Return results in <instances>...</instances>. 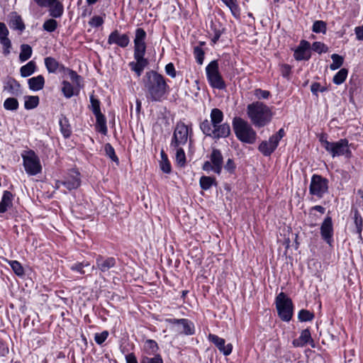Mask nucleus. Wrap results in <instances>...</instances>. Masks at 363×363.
Masks as SVG:
<instances>
[{
    "instance_id": "obj_1",
    "label": "nucleus",
    "mask_w": 363,
    "mask_h": 363,
    "mask_svg": "<svg viewBox=\"0 0 363 363\" xmlns=\"http://www.w3.org/2000/svg\"><path fill=\"white\" fill-rule=\"evenodd\" d=\"M143 89L147 100L160 102L166 99L169 91V86L165 77L155 70L145 72L143 78Z\"/></svg>"
},
{
    "instance_id": "obj_2",
    "label": "nucleus",
    "mask_w": 363,
    "mask_h": 363,
    "mask_svg": "<svg viewBox=\"0 0 363 363\" xmlns=\"http://www.w3.org/2000/svg\"><path fill=\"white\" fill-rule=\"evenodd\" d=\"M147 33L142 28H138L135 32L134 43V59L135 61L129 62L128 66L133 71L137 77H140L144 69L148 65V60L145 57L146 52Z\"/></svg>"
},
{
    "instance_id": "obj_3",
    "label": "nucleus",
    "mask_w": 363,
    "mask_h": 363,
    "mask_svg": "<svg viewBox=\"0 0 363 363\" xmlns=\"http://www.w3.org/2000/svg\"><path fill=\"white\" fill-rule=\"evenodd\" d=\"M247 115L252 124L259 128L269 124L273 117L272 108L259 101L247 106Z\"/></svg>"
},
{
    "instance_id": "obj_4",
    "label": "nucleus",
    "mask_w": 363,
    "mask_h": 363,
    "mask_svg": "<svg viewBox=\"0 0 363 363\" xmlns=\"http://www.w3.org/2000/svg\"><path fill=\"white\" fill-rule=\"evenodd\" d=\"M319 141L321 146L333 157L345 156L351 157L352 152L349 148V142L347 139H340L337 142H329L326 133L320 134Z\"/></svg>"
},
{
    "instance_id": "obj_5",
    "label": "nucleus",
    "mask_w": 363,
    "mask_h": 363,
    "mask_svg": "<svg viewBox=\"0 0 363 363\" xmlns=\"http://www.w3.org/2000/svg\"><path fill=\"white\" fill-rule=\"evenodd\" d=\"M233 128L237 138L247 144H253L257 140V133L252 125L240 117L233 120Z\"/></svg>"
},
{
    "instance_id": "obj_6",
    "label": "nucleus",
    "mask_w": 363,
    "mask_h": 363,
    "mask_svg": "<svg viewBox=\"0 0 363 363\" xmlns=\"http://www.w3.org/2000/svg\"><path fill=\"white\" fill-rule=\"evenodd\" d=\"M200 129L206 136L216 140L226 138L230 135V126L228 123L211 126L209 121L205 119L200 123Z\"/></svg>"
},
{
    "instance_id": "obj_7",
    "label": "nucleus",
    "mask_w": 363,
    "mask_h": 363,
    "mask_svg": "<svg viewBox=\"0 0 363 363\" xmlns=\"http://www.w3.org/2000/svg\"><path fill=\"white\" fill-rule=\"evenodd\" d=\"M21 157L25 171L28 175H37L42 172L40 158L33 150H24L21 153Z\"/></svg>"
},
{
    "instance_id": "obj_8",
    "label": "nucleus",
    "mask_w": 363,
    "mask_h": 363,
    "mask_svg": "<svg viewBox=\"0 0 363 363\" xmlns=\"http://www.w3.org/2000/svg\"><path fill=\"white\" fill-rule=\"evenodd\" d=\"M276 308L279 318L289 322L293 315L294 306L292 301L284 292L279 293L275 299Z\"/></svg>"
},
{
    "instance_id": "obj_9",
    "label": "nucleus",
    "mask_w": 363,
    "mask_h": 363,
    "mask_svg": "<svg viewBox=\"0 0 363 363\" xmlns=\"http://www.w3.org/2000/svg\"><path fill=\"white\" fill-rule=\"evenodd\" d=\"M206 78L209 85L219 90L225 89L226 84L220 72L217 60L211 61L206 67Z\"/></svg>"
},
{
    "instance_id": "obj_10",
    "label": "nucleus",
    "mask_w": 363,
    "mask_h": 363,
    "mask_svg": "<svg viewBox=\"0 0 363 363\" xmlns=\"http://www.w3.org/2000/svg\"><path fill=\"white\" fill-rule=\"evenodd\" d=\"M329 181L328 179L319 174H313L311 177L309 186V194L318 199L328 193Z\"/></svg>"
},
{
    "instance_id": "obj_11",
    "label": "nucleus",
    "mask_w": 363,
    "mask_h": 363,
    "mask_svg": "<svg viewBox=\"0 0 363 363\" xmlns=\"http://www.w3.org/2000/svg\"><path fill=\"white\" fill-rule=\"evenodd\" d=\"M209 159V161L204 162L202 169L207 172H213L217 174H220L223 164V157L221 151L217 148H212Z\"/></svg>"
},
{
    "instance_id": "obj_12",
    "label": "nucleus",
    "mask_w": 363,
    "mask_h": 363,
    "mask_svg": "<svg viewBox=\"0 0 363 363\" xmlns=\"http://www.w3.org/2000/svg\"><path fill=\"white\" fill-rule=\"evenodd\" d=\"M285 133L283 128L272 135L269 140H263L258 146V150L265 157L270 156L277 149L279 141L284 136Z\"/></svg>"
},
{
    "instance_id": "obj_13",
    "label": "nucleus",
    "mask_w": 363,
    "mask_h": 363,
    "mask_svg": "<svg viewBox=\"0 0 363 363\" xmlns=\"http://www.w3.org/2000/svg\"><path fill=\"white\" fill-rule=\"evenodd\" d=\"M188 136V126L182 121L178 122L173 133L170 147H178L184 145L187 143Z\"/></svg>"
},
{
    "instance_id": "obj_14",
    "label": "nucleus",
    "mask_w": 363,
    "mask_h": 363,
    "mask_svg": "<svg viewBox=\"0 0 363 363\" xmlns=\"http://www.w3.org/2000/svg\"><path fill=\"white\" fill-rule=\"evenodd\" d=\"M320 235L323 240L330 246L333 242V225L332 218L327 216L320 226Z\"/></svg>"
},
{
    "instance_id": "obj_15",
    "label": "nucleus",
    "mask_w": 363,
    "mask_h": 363,
    "mask_svg": "<svg viewBox=\"0 0 363 363\" xmlns=\"http://www.w3.org/2000/svg\"><path fill=\"white\" fill-rule=\"evenodd\" d=\"M108 45H117L121 48H126L130 43V38L126 33L121 34L118 30L110 33L107 41Z\"/></svg>"
},
{
    "instance_id": "obj_16",
    "label": "nucleus",
    "mask_w": 363,
    "mask_h": 363,
    "mask_svg": "<svg viewBox=\"0 0 363 363\" xmlns=\"http://www.w3.org/2000/svg\"><path fill=\"white\" fill-rule=\"evenodd\" d=\"M292 345L295 347H303L309 345L312 348L315 347V343L311 337V331L308 328L303 330L298 338L292 341Z\"/></svg>"
},
{
    "instance_id": "obj_17",
    "label": "nucleus",
    "mask_w": 363,
    "mask_h": 363,
    "mask_svg": "<svg viewBox=\"0 0 363 363\" xmlns=\"http://www.w3.org/2000/svg\"><path fill=\"white\" fill-rule=\"evenodd\" d=\"M208 338L210 342L216 346L218 350L223 353V355L228 356L231 354L233 350L232 344L229 343L225 345V340L223 338L214 334H209Z\"/></svg>"
},
{
    "instance_id": "obj_18",
    "label": "nucleus",
    "mask_w": 363,
    "mask_h": 363,
    "mask_svg": "<svg viewBox=\"0 0 363 363\" xmlns=\"http://www.w3.org/2000/svg\"><path fill=\"white\" fill-rule=\"evenodd\" d=\"M9 34V29L4 23L0 22V43L3 47V54L8 56L11 53L12 44L11 40L8 38Z\"/></svg>"
},
{
    "instance_id": "obj_19",
    "label": "nucleus",
    "mask_w": 363,
    "mask_h": 363,
    "mask_svg": "<svg viewBox=\"0 0 363 363\" xmlns=\"http://www.w3.org/2000/svg\"><path fill=\"white\" fill-rule=\"evenodd\" d=\"M64 186L69 190L77 189L81 185L80 173L75 169H71L66 176Z\"/></svg>"
},
{
    "instance_id": "obj_20",
    "label": "nucleus",
    "mask_w": 363,
    "mask_h": 363,
    "mask_svg": "<svg viewBox=\"0 0 363 363\" xmlns=\"http://www.w3.org/2000/svg\"><path fill=\"white\" fill-rule=\"evenodd\" d=\"M310 48V43L305 40H302L294 51V58L298 61L309 60L311 57Z\"/></svg>"
},
{
    "instance_id": "obj_21",
    "label": "nucleus",
    "mask_w": 363,
    "mask_h": 363,
    "mask_svg": "<svg viewBox=\"0 0 363 363\" xmlns=\"http://www.w3.org/2000/svg\"><path fill=\"white\" fill-rule=\"evenodd\" d=\"M96 268L100 270L102 273H106L116 264V260L114 257H104L99 255L96 259Z\"/></svg>"
},
{
    "instance_id": "obj_22",
    "label": "nucleus",
    "mask_w": 363,
    "mask_h": 363,
    "mask_svg": "<svg viewBox=\"0 0 363 363\" xmlns=\"http://www.w3.org/2000/svg\"><path fill=\"white\" fill-rule=\"evenodd\" d=\"M49 7V14L52 18H60L64 12V6L58 0H51Z\"/></svg>"
},
{
    "instance_id": "obj_23",
    "label": "nucleus",
    "mask_w": 363,
    "mask_h": 363,
    "mask_svg": "<svg viewBox=\"0 0 363 363\" xmlns=\"http://www.w3.org/2000/svg\"><path fill=\"white\" fill-rule=\"evenodd\" d=\"M13 195L9 191H4L0 201V213H4L12 206Z\"/></svg>"
},
{
    "instance_id": "obj_24",
    "label": "nucleus",
    "mask_w": 363,
    "mask_h": 363,
    "mask_svg": "<svg viewBox=\"0 0 363 363\" xmlns=\"http://www.w3.org/2000/svg\"><path fill=\"white\" fill-rule=\"evenodd\" d=\"M177 331L179 334L185 335H192L195 333V327L194 323L186 318H184L181 323V327L177 328Z\"/></svg>"
},
{
    "instance_id": "obj_25",
    "label": "nucleus",
    "mask_w": 363,
    "mask_h": 363,
    "mask_svg": "<svg viewBox=\"0 0 363 363\" xmlns=\"http://www.w3.org/2000/svg\"><path fill=\"white\" fill-rule=\"evenodd\" d=\"M21 84L14 78L9 77L4 89L12 95H18L21 93Z\"/></svg>"
},
{
    "instance_id": "obj_26",
    "label": "nucleus",
    "mask_w": 363,
    "mask_h": 363,
    "mask_svg": "<svg viewBox=\"0 0 363 363\" xmlns=\"http://www.w3.org/2000/svg\"><path fill=\"white\" fill-rule=\"evenodd\" d=\"M29 89L32 91H37L43 89L45 85L44 77L41 74L33 77L28 80Z\"/></svg>"
},
{
    "instance_id": "obj_27",
    "label": "nucleus",
    "mask_w": 363,
    "mask_h": 363,
    "mask_svg": "<svg viewBox=\"0 0 363 363\" xmlns=\"http://www.w3.org/2000/svg\"><path fill=\"white\" fill-rule=\"evenodd\" d=\"M59 124L60 127V132L64 136V138H69L72 135V128L68 118L65 116H62L60 118Z\"/></svg>"
},
{
    "instance_id": "obj_28",
    "label": "nucleus",
    "mask_w": 363,
    "mask_h": 363,
    "mask_svg": "<svg viewBox=\"0 0 363 363\" xmlns=\"http://www.w3.org/2000/svg\"><path fill=\"white\" fill-rule=\"evenodd\" d=\"M210 118L211 121L209 122L211 126L216 125L217 124L221 123L223 121L224 115L219 108H215L211 110Z\"/></svg>"
},
{
    "instance_id": "obj_29",
    "label": "nucleus",
    "mask_w": 363,
    "mask_h": 363,
    "mask_svg": "<svg viewBox=\"0 0 363 363\" xmlns=\"http://www.w3.org/2000/svg\"><path fill=\"white\" fill-rule=\"evenodd\" d=\"M96 117V125L98 130L102 134L106 135L107 133V125L106 119L102 113L95 114Z\"/></svg>"
},
{
    "instance_id": "obj_30",
    "label": "nucleus",
    "mask_w": 363,
    "mask_h": 363,
    "mask_svg": "<svg viewBox=\"0 0 363 363\" xmlns=\"http://www.w3.org/2000/svg\"><path fill=\"white\" fill-rule=\"evenodd\" d=\"M35 69L36 64L34 61L31 60L21 67L20 73L22 77H27L33 74Z\"/></svg>"
},
{
    "instance_id": "obj_31",
    "label": "nucleus",
    "mask_w": 363,
    "mask_h": 363,
    "mask_svg": "<svg viewBox=\"0 0 363 363\" xmlns=\"http://www.w3.org/2000/svg\"><path fill=\"white\" fill-rule=\"evenodd\" d=\"M230 10L232 15L235 18H239L240 16V9L238 4L237 0H221Z\"/></svg>"
},
{
    "instance_id": "obj_32",
    "label": "nucleus",
    "mask_w": 363,
    "mask_h": 363,
    "mask_svg": "<svg viewBox=\"0 0 363 363\" xmlns=\"http://www.w3.org/2000/svg\"><path fill=\"white\" fill-rule=\"evenodd\" d=\"M45 67L49 73H55L59 68V62L54 57H47L44 60Z\"/></svg>"
},
{
    "instance_id": "obj_33",
    "label": "nucleus",
    "mask_w": 363,
    "mask_h": 363,
    "mask_svg": "<svg viewBox=\"0 0 363 363\" xmlns=\"http://www.w3.org/2000/svg\"><path fill=\"white\" fill-rule=\"evenodd\" d=\"M353 218H354V223L356 226L357 233L359 235V239L362 240V229H363V220H362V216L357 209H355L354 211Z\"/></svg>"
},
{
    "instance_id": "obj_34",
    "label": "nucleus",
    "mask_w": 363,
    "mask_h": 363,
    "mask_svg": "<svg viewBox=\"0 0 363 363\" xmlns=\"http://www.w3.org/2000/svg\"><path fill=\"white\" fill-rule=\"evenodd\" d=\"M200 186L201 188L203 190L209 189L213 185H216V180L214 177H208V176H202L200 178Z\"/></svg>"
},
{
    "instance_id": "obj_35",
    "label": "nucleus",
    "mask_w": 363,
    "mask_h": 363,
    "mask_svg": "<svg viewBox=\"0 0 363 363\" xmlns=\"http://www.w3.org/2000/svg\"><path fill=\"white\" fill-rule=\"evenodd\" d=\"M33 50L32 48L27 44H22L21 45V52L19 55V60L21 62L28 60L32 55Z\"/></svg>"
},
{
    "instance_id": "obj_36",
    "label": "nucleus",
    "mask_w": 363,
    "mask_h": 363,
    "mask_svg": "<svg viewBox=\"0 0 363 363\" xmlns=\"http://www.w3.org/2000/svg\"><path fill=\"white\" fill-rule=\"evenodd\" d=\"M39 101L38 96H27L25 97L24 107L27 110L33 109L38 106Z\"/></svg>"
},
{
    "instance_id": "obj_37",
    "label": "nucleus",
    "mask_w": 363,
    "mask_h": 363,
    "mask_svg": "<svg viewBox=\"0 0 363 363\" xmlns=\"http://www.w3.org/2000/svg\"><path fill=\"white\" fill-rule=\"evenodd\" d=\"M145 352L151 355L155 354L159 350V347L156 341L153 340H147L144 345Z\"/></svg>"
},
{
    "instance_id": "obj_38",
    "label": "nucleus",
    "mask_w": 363,
    "mask_h": 363,
    "mask_svg": "<svg viewBox=\"0 0 363 363\" xmlns=\"http://www.w3.org/2000/svg\"><path fill=\"white\" fill-rule=\"evenodd\" d=\"M348 70L345 68H342L339 70L335 75L333 77V82L335 84L340 85L342 84L347 76Z\"/></svg>"
},
{
    "instance_id": "obj_39",
    "label": "nucleus",
    "mask_w": 363,
    "mask_h": 363,
    "mask_svg": "<svg viewBox=\"0 0 363 363\" xmlns=\"http://www.w3.org/2000/svg\"><path fill=\"white\" fill-rule=\"evenodd\" d=\"M176 150V161L179 166L184 167L186 164V155L184 150L180 146L178 147H172Z\"/></svg>"
},
{
    "instance_id": "obj_40",
    "label": "nucleus",
    "mask_w": 363,
    "mask_h": 363,
    "mask_svg": "<svg viewBox=\"0 0 363 363\" xmlns=\"http://www.w3.org/2000/svg\"><path fill=\"white\" fill-rule=\"evenodd\" d=\"M10 26L15 30L23 31L25 29L24 23L20 16L16 15L10 21Z\"/></svg>"
},
{
    "instance_id": "obj_41",
    "label": "nucleus",
    "mask_w": 363,
    "mask_h": 363,
    "mask_svg": "<svg viewBox=\"0 0 363 363\" xmlns=\"http://www.w3.org/2000/svg\"><path fill=\"white\" fill-rule=\"evenodd\" d=\"M62 85V92L65 98L70 99L74 96V87L69 82L65 80Z\"/></svg>"
},
{
    "instance_id": "obj_42",
    "label": "nucleus",
    "mask_w": 363,
    "mask_h": 363,
    "mask_svg": "<svg viewBox=\"0 0 363 363\" xmlns=\"http://www.w3.org/2000/svg\"><path fill=\"white\" fill-rule=\"evenodd\" d=\"M9 264L11 267L13 272L18 277H22L24 275L25 272L21 264L16 260H11L9 261Z\"/></svg>"
},
{
    "instance_id": "obj_43",
    "label": "nucleus",
    "mask_w": 363,
    "mask_h": 363,
    "mask_svg": "<svg viewBox=\"0 0 363 363\" xmlns=\"http://www.w3.org/2000/svg\"><path fill=\"white\" fill-rule=\"evenodd\" d=\"M18 101L16 99L10 97L6 99L4 102V107L8 111H16L18 108Z\"/></svg>"
},
{
    "instance_id": "obj_44",
    "label": "nucleus",
    "mask_w": 363,
    "mask_h": 363,
    "mask_svg": "<svg viewBox=\"0 0 363 363\" xmlns=\"http://www.w3.org/2000/svg\"><path fill=\"white\" fill-rule=\"evenodd\" d=\"M331 59L333 60V63L330 65L331 70H336L339 69L344 62L343 57L338 54H333L331 55Z\"/></svg>"
},
{
    "instance_id": "obj_45",
    "label": "nucleus",
    "mask_w": 363,
    "mask_h": 363,
    "mask_svg": "<svg viewBox=\"0 0 363 363\" xmlns=\"http://www.w3.org/2000/svg\"><path fill=\"white\" fill-rule=\"evenodd\" d=\"M312 30L315 33L325 34L327 30V24L323 21H315L313 24Z\"/></svg>"
},
{
    "instance_id": "obj_46",
    "label": "nucleus",
    "mask_w": 363,
    "mask_h": 363,
    "mask_svg": "<svg viewBox=\"0 0 363 363\" xmlns=\"http://www.w3.org/2000/svg\"><path fill=\"white\" fill-rule=\"evenodd\" d=\"M89 266V262H76L70 266V269L74 272H77L80 274L83 275L85 274L84 268Z\"/></svg>"
},
{
    "instance_id": "obj_47",
    "label": "nucleus",
    "mask_w": 363,
    "mask_h": 363,
    "mask_svg": "<svg viewBox=\"0 0 363 363\" xmlns=\"http://www.w3.org/2000/svg\"><path fill=\"white\" fill-rule=\"evenodd\" d=\"M313 318V313L308 310L302 309L298 312V318L301 322L311 321Z\"/></svg>"
},
{
    "instance_id": "obj_48",
    "label": "nucleus",
    "mask_w": 363,
    "mask_h": 363,
    "mask_svg": "<svg viewBox=\"0 0 363 363\" xmlns=\"http://www.w3.org/2000/svg\"><path fill=\"white\" fill-rule=\"evenodd\" d=\"M43 28L45 30L52 33L57 28V22L53 18H50L44 22Z\"/></svg>"
},
{
    "instance_id": "obj_49",
    "label": "nucleus",
    "mask_w": 363,
    "mask_h": 363,
    "mask_svg": "<svg viewBox=\"0 0 363 363\" xmlns=\"http://www.w3.org/2000/svg\"><path fill=\"white\" fill-rule=\"evenodd\" d=\"M311 49L318 54L327 52L328 50V48L326 45L318 41L314 42L312 44Z\"/></svg>"
},
{
    "instance_id": "obj_50",
    "label": "nucleus",
    "mask_w": 363,
    "mask_h": 363,
    "mask_svg": "<svg viewBox=\"0 0 363 363\" xmlns=\"http://www.w3.org/2000/svg\"><path fill=\"white\" fill-rule=\"evenodd\" d=\"M194 55L196 62L199 65H202L204 60L205 55L203 50L199 46H196L194 48Z\"/></svg>"
},
{
    "instance_id": "obj_51",
    "label": "nucleus",
    "mask_w": 363,
    "mask_h": 363,
    "mask_svg": "<svg viewBox=\"0 0 363 363\" xmlns=\"http://www.w3.org/2000/svg\"><path fill=\"white\" fill-rule=\"evenodd\" d=\"M90 108L92 111L94 115L101 113L100 108V101L99 99H96L93 94L90 96Z\"/></svg>"
},
{
    "instance_id": "obj_52",
    "label": "nucleus",
    "mask_w": 363,
    "mask_h": 363,
    "mask_svg": "<svg viewBox=\"0 0 363 363\" xmlns=\"http://www.w3.org/2000/svg\"><path fill=\"white\" fill-rule=\"evenodd\" d=\"M104 150L106 155L111 158L113 162L118 163V158L116 155L115 150L110 143H106L104 146Z\"/></svg>"
},
{
    "instance_id": "obj_53",
    "label": "nucleus",
    "mask_w": 363,
    "mask_h": 363,
    "mask_svg": "<svg viewBox=\"0 0 363 363\" xmlns=\"http://www.w3.org/2000/svg\"><path fill=\"white\" fill-rule=\"evenodd\" d=\"M140 363H163V360L160 354H157L153 357L143 356L140 359Z\"/></svg>"
},
{
    "instance_id": "obj_54",
    "label": "nucleus",
    "mask_w": 363,
    "mask_h": 363,
    "mask_svg": "<svg viewBox=\"0 0 363 363\" xmlns=\"http://www.w3.org/2000/svg\"><path fill=\"white\" fill-rule=\"evenodd\" d=\"M108 336V332L107 330H104L101 333H96L94 335V340L98 345H101L106 341Z\"/></svg>"
},
{
    "instance_id": "obj_55",
    "label": "nucleus",
    "mask_w": 363,
    "mask_h": 363,
    "mask_svg": "<svg viewBox=\"0 0 363 363\" xmlns=\"http://www.w3.org/2000/svg\"><path fill=\"white\" fill-rule=\"evenodd\" d=\"M223 167H224L226 172L232 174H234L235 172L236 165L233 159L228 158L225 165H223Z\"/></svg>"
},
{
    "instance_id": "obj_56",
    "label": "nucleus",
    "mask_w": 363,
    "mask_h": 363,
    "mask_svg": "<svg viewBox=\"0 0 363 363\" xmlns=\"http://www.w3.org/2000/svg\"><path fill=\"white\" fill-rule=\"evenodd\" d=\"M311 91L313 95L318 96V93L325 92L327 91V87L322 86L318 82H314L311 86Z\"/></svg>"
},
{
    "instance_id": "obj_57",
    "label": "nucleus",
    "mask_w": 363,
    "mask_h": 363,
    "mask_svg": "<svg viewBox=\"0 0 363 363\" xmlns=\"http://www.w3.org/2000/svg\"><path fill=\"white\" fill-rule=\"evenodd\" d=\"M254 95L258 99H267L270 96V92L267 90H262L261 89H256L254 91Z\"/></svg>"
},
{
    "instance_id": "obj_58",
    "label": "nucleus",
    "mask_w": 363,
    "mask_h": 363,
    "mask_svg": "<svg viewBox=\"0 0 363 363\" xmlns=\"http://www.w3.org/2000/svg\"><path fill=\"white\" fill-rule=\"evenodd\" d=\"M104 21L101 16H94L89 21V24L94 28H98L104 23Z\"/></svg>"
},
{
    "instance_id": "obj_59",
    "label": "nucleus",
    "mask_w": 363,
    "mask_h": 363,
    "mask_svg": "<svg viewBox=\"0 0 363 363\" xmlns=\"http://www.w3.org/2000/svg\"><path fill=\"white\" fill-rule=\"evenodd\" d=\"M165 72L166 74L172 78H174L177 76V72L175 70L174 65L172 62H169L167 65H166Z\"/></svg>"
},
{
    "instance_id": "obj_60",
    "label": "nucleus",
    "mask_w": 363,
    "mask_h": 363,
    "mask_svg": "<svg viewBox=\"0 0 363 363\" xmlns=\"http://www.w3.org/2000/svg\"><path fill=\"white\" fill-rule=\"evenodd\" d=\"M211 28L213 31V37L212 38L211 41L213 44H216L220 38L223 30L217 28L215 26H211Z\"/></svg>"
},
{
    "instance_id": "obj_61",
    "label": "nucleus",
    "mask_w": 363,
    "mask_h": 363,
    "mask_svg": "<svg viewBox=\"0 0 363 363\" xmlns=\"http://www.w3.org/2000/svg\"><path fill=\"white\" fill-rule=\"evenodd\" d=\"M161 169L163 172L169 174L171 172V164L169 160H162L160 162Z\"/></svg>"
},
{
    "instance_id": "obj_62",
    "label": "nucleus",
    "mask_w": 363,
    "mask_h": 363,
    "mask_svg": "<svg viewBox=\"0 0 363 363\" xmlns=\"http://www.w3.org/2000/svg\"><path fill=\"white\" fill-rule=\"evenodd\" d=\"M67 74L74 83L77 84H79L81 76H79L75 71L70 69Z\"/></svg>"
},
{
    "instance_id": "obj_63",
    "label": "nucleus",
    "mask_w": 363,
    "mask_h": 363,
    "mask_svg": "<svg viewBox=\"0 0 363 363\" xmlns=\"http://www.w3.org/2000/svg\"><path fill=\"white\" fill-rule=\"evenodd\" d=\"M291 72V67L287 64L282 65L281 67V73L282 77L287 78Z\"/></svg>"
},
{
    "instance_id": "obj_64",
    "label": "nucleus",
    "mask_w": 363,
    "mask_h": 363,
    "mask_svg": "<svg viewBox=\"0 0 363 363\" xmlns=\"http://www.w3.org/2000/svg\"><path fill=\"white\" fill-rule=\"evenodd\" d=\"M9 352V349L6 344L1 340H0V356L5 357Z\"/></svg>"
}]
</instances>
